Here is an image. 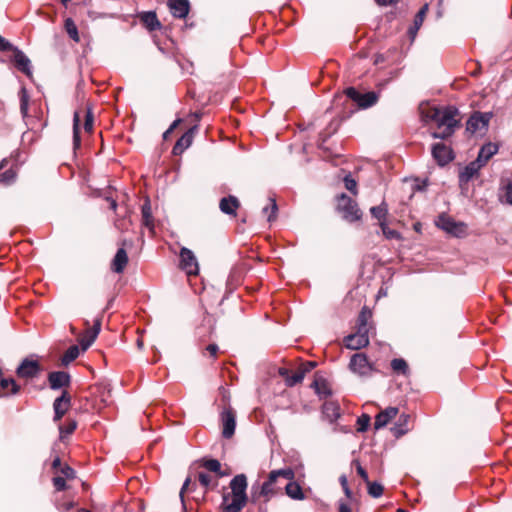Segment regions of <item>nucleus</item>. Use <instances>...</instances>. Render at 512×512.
<instances>
[{
  "label": "nucleus",
  "instance_id": "1",
  "mask_svg": "<svg viewBox=\"0 0 512 512\" xmlns=\"http://www.w3.org/2000/svg\"><path fill=\"white\" fill-rule=\"evenodd\" d=\"M457 115L458 110L451 106L444 109H432L427 115V118L435 121L437 124V130L432 133V137L435 139H446L450 137L459 124Z\"/></svg>",
  "mask_w": 512,
  "mask_h": 512
},
{
  "label": "nucleus",
  "instance_id": "2",
  "mask_svg": "<svg viewBox=\"0 0 512 512\" xmlns=\"http://www.w3.org/2000/svg\"><path fill=\"white\" fill-rule=\"evenodd\" d=\"M231 492L223 495L221 508L223 512H239L247 502V478L244 474L236 475L230 481Z\"/></svg>",
  "mask_w": 512,
  "mask_h": 512
},
{
  "label": "nucleus",
  "instance_id": "3",
  "mask_svg": "<svg viewBox=\"0 0 512 512\" xmlns=\"http://www.w3.org/2000/svg\"><path fill=\"white\" fill-rule=\"evenodd\" d=\"M294 477L295 474L291 468L271 471L267 481L261 486L260 496H263L265 501H268L271 497L281 492L283 485L280 483V479L293 480Z\"/></svg>",
  "mask_w": 512,
  "mask_h": 512
},
{
  "label": "nucleus",
  "instance_id": "4",
  "mask_svg": "<svg viewBox=\"0 0 512 512\" xmlns=\"http://www.w3.org/2000/svg\"><path fill=\"white\" fill-rule=\"evenodd\" d=\"M337 208L346 221L355 222L362 217L358 204L344 193L338 198Z\"/></svg>",
  "mask_w": 512,
  "mask_h": 512
},
{
  "label": "nucleus",
  "instance_id": "5",
  "mask_svg": "<svg viewBox=\"0 0 512 512\" xmlns=\"http://www.w3.org/2000/svg\"><path fill=\"white\" fill-rule=\"evenodd\" d=\"M349 369L360 377L370 376L375 371L373 364L369 362L364 353H355L352 355L349 362Z\"/></svg>",
  "mask_w": 512,
  "mask_h": 512
},
{
  "label": "nucleus",
  "instance_id": "6",
  "mask_svg": "<svg viewBox=\"0 0 512 512\" xmlns=\"http://www.w3.org/2000/svg\"><path fill=\"white\" fill-rule=\"evenodd\" d=\"M436 225L456 237H461L466 233V225L462 222H456L450 216L442 214L438 217Z\"/></svg>",
  "mask_w": 512,
  "mask_h": 512
},
{
  "label": "nucleus",
  "instance_id": "7",
  "mask_svg": "<svg viewBox=\"0 0 512 512\" xmlns=\"http://www.w3.org/2000/svg\"><path fill=\"white\" fill-rule=\"evenodd\" d=\"M180 268L187 275H197L199 272L198 261L194 253L186 247H182L180 250Z\"/></svg>",
  "mask_w": 512,
  "mask_h": 512
},
{
  "label": "nucleus",
  "instance_id": "8",
  "mask_svg": "<svg viewBox=\"0 0 512 512\" xmlns=\"http://www.w3.org/2000/svg\"><path fill=\"white\" fill-rule=\"evenodd\" d=\"M491 118H492L491 112H485V113L475 112L468 119L466 129H467V131H469L471 133L486 130Z\"/></svg>",
  "mask_w": 512,
  "mask_h": 512
},
{
  "label": "nucleus",
  "instance_id": "9",
  "mask_svg": "<svg viewBox=\"0 0 512 512\" xmlns=\"http://www.w3.org/2000/svg\"><path fill=\"white\" fill-rule=\"evenodd\" d=\"M345 346L351 350H358L369 344L368 332L364 328H357L354 334H350L344 339Z\"/></svg>",
  "mask_w": 512,
  "mask_h": 512
},
{
  "label": "nucleus",
  "instance_id": "10",
  "mask_svg": "<svg viewBox=\"0 0 512 512\" xmlns=\"http://www.w3.org/2000/svg\"><path fill=\"white\" fill-rule=\"evenodd\" d=\"M41 367L38 361L25 358L16 370L18 377L32 379L38 376Z\"/></svg>",
  "mask_w": 512,
  "mask_h": 512
},
{
  "label": "nucleus",
  "instance_id": "11",
  "mask_svg": "<svg viewBox=\"0 0 512 512\" xmlns=\"http://www.w3.org/2000/svg\"><path fill=\"white\" fill-rule=\"evenodd\" d=\"M432 155L440 166L448 164L454 158L451 148L443 143H436L433 145Z\"/></svg>",
  "mask_w": 512,
  "mask_h": 512
},
{
  "label": "nucleus",
  "instance_id": "12",
  "mask_svg": "<svg viewBox=\"0 0 512 512\" xmlns=\"http://www.w3.org/2000/svg\"><path fill=\"white\" fill-rule=\"evenodd\" d=\"M71 405V397L67 391H63L61 396L56 398L53 403L54 421H59L68 411Z\"/></svg>",
  "mask_w": 512,
  "mask_h": 512
},
{
  "label": "nucleus",
  "instance_id": "13",
  "mask_svg": "<svg viewBox=\"0 0 512 512\" xmlns=\"http://www.w3.org/2000/svg\"><path fill=\"white\" fill-rule=\"evenodd\" d=\"M222 435L224 438H231L234 435L236 427V417L232 409H226L221 414Z\"/></svg>",
  "mask_w": 512,
  "mask_h": 512
},
{
  "label": "nucleus",
  "instance_id": "14",
  "mask_svg": "<svg viewBox=\"0 0 512 512\" xmlns=\"http://www.w3.org/2000/svg\"><path fill=\"white\" fill-rule=\"evenodd\" d=\"M170 12L176 18H185L190 9L188 0H168L167 3Z\"/></svg>",
  "mask_w": 512,
  "mask_h": 512
},
{
  "label": "nucleus",
  "instance_id": "15",
  "mask_svg": "<svg viewBox=\"0 0 512 512\" xmlns=\"http://www.w3.org/2000/svg\"><path fill=\"white\" fill-rule=\"evenodd\" d=\"M398 414V408L388 407L385 410L378 413L375 417L374 428L379 430L385 427L393 418Z\"/></svg>",
  "mask_w": 512,
  "mask_h": 512
},
{
  "label": "nucleus",
  "instance_id": "16",
  "mask_svg": "<svg viewBox=\"0 0 512 512\" xmlns=\"http://www.w3.org/2000/svg\"><path fill=\"white\" fill-rule=\"evenodd\" d=\"M13 61L15 66L27 76L32 75L30 59L18 48H14Z\"/></svg>",
  "mask_w": 512,
  "mask_h": 512
},
{
  "label": "nucleus",
  "instance_id": "17",
  "mask_svg": "<svg viewBox=\"0 0 512 512\" xmlns=\"http://www.w3.org/2000/svg\"><path fill=\"white\" fill-rule=\"evenodd\" d=\"M48 381L51 389H60L69 385L70 376L64 371L51 372Z\"/></svg>",
  "mask_w": 512,
  "mask_h": 512
},
{
  "label": "nucleus",
  "instance_id": "18",
  "mask_svg": "<svg viewBox=\"0 0 512 512\" xmlns=\"http://www.w3.org/2000/svg\"><path fill=\"white\" fill-rule=\"evenodd\" d=\"M197 126L190 128L178 141L175 143L173 147V154L180 155L186 150L191 144L193 140V135Z\"/></svg>",
  "mask_w": 512,
  "mask_h": 512
},
{
  "label": "nucleus",
  "instance_id": "19",
  "mask_svg": "<svg viewBox=\"0 0 512 512\" xmlns=\"http://www.w3.org/2000/svg\"><path fill=\"white\" fill-rule=\"evenodd\" d=\"M240 206L239 200L232 195L223 197L219 202L221 212L227 215L236 216V211Z\"/></svg>",
  "mask_w": 512,
  "mask_h": 512
},
{
  "label": "nucleus",
  "instance_id": "20",
  "mask_svg": "<svg viewBox=\"0 0 512 512\" xmlns=\"http://www.w3.org/2000/svg\"><path fill=\"white\" fill-rule=\"evenodd\" d=\"M128 263V255L124 248H119L112 260L111 269L115 273H122Z\"/></svg>",
  "mask_w": 512,
  "mask_h": 512
},
{
  "label": "nucleus",
  "instance_id": "21",
  "mask_svg": "<svg viewBox=\"0 0 512 512\" xmlns=\"http://www.w3.org/2000/svg\"><path fill=\"white\" fill-rule=\"evenodd\" d=\"M409 422L410 415L405 413L401 414L397 422L391 428L393 435L398 438L406 434L409 431Z\"/></svg>",
  "mask_w": 512,
  "mask_h": 512
},
{
  "label": "nucleus",
  "instance_id": "22",
  "mask_svg": "<svg viewBox=\"0 0 512 512\" xmlns=\"http://www.w3.org/2000/svg\"><path fill=\"white\" fill-rule=\"evenodd\" d=\"M498 152V146L494 143H487L483 145L478 153L476 160L484 166L488 160Z\"/></svg>",
  "mask_w": 512,
  "mask_h": 512
},
{
  "label": "nucleus",
  "instance_id": "23",
  "mask_svg": "<svg viewBox=\"0 0 512 512\" xmlns=\"http://www.w3.org/2000/svg\"><path fill=\"white\" fill-rule=\"evenodd\" d=\"M483 166L474 160L464 167L460 172L459 179L461 182H468L471 180Z\"/></svg>",
  "mask_w": 512,
  "mask_h": 512
},
{
  "label": "nucleus",
  "instance_id": "24",
  "mask_svg": "<svg viewBox=\"0 0 512 512\" xmlns=\"http://www.w3.org/2000/svg\"><path fill=\"white\" fill-rule=\"evenodd\" d=\"M140 20L149 31H154L161 27V23L159 22L156 13L153 11L142 13Z\"/></svg>",
  "mask_w": 512,
  "mask_h": 512
},
{
  "label": "nucleus",
  "instance_id": "25",
  "mask_svg": "<svg viewBox=\"0 0 512 512\" xmlns=\"http://www.w3.org/2000/svg\"><path fill=\"white\" fill-rule=\"evenodd\" d=\"M288 483L284 486L286 494L294 500L305 499V494L301 486L293 480H287Z\"/></svg>",
  "mask_w": 512,
  "mask_h": 512
},
{
  "label": "nucleus",
  "instance_id": "26",
  "mask_svg": "<svg viewBox=\"0 0 512 512\" xmlns=\"http://www.w3.org/2000/svg\"><path fill=\"white\" fill-rule=\"evenodd\" d=\"M427 11H428V5L425 4L423 7H421V9L416 14L413 25L408 30V33L412 39L416 36L418 30L422 26Z\"/></svg>",
  "mask_w": 512,
  "mask_h": 512
},
{
  "label": "nucleus",
  "instance_id": "27",
  "mask_svg": "<svg viewBox=\"0 0 512 512\" xmlns=\"http://www.w3.org/2000/svg\"><path fill=\"white\" fill-rule=\"evenodd\" d=\"M198 481L200 485L205 488L204 493L207 491V489L214 488L218 484L217 477H213L205 472L198 473Z\"/></svg>",
  "mask_w": 512,
  "mask_h": 512
},
{
  "label": "nucleus",
  "instance_id": "28",
  "mask_svg": "<svg viewBox=\"0 0 512 512\" xmlns=\"http://www.w3.org/2000/svg\"><path fill=\"white\" fill-rule=\"evenodd\" d=\"M323 413L332 422L340 417V408L334 402H326L323 406Z\"/></svg>",
  "mask_w": 512,
  "mask_h": 512
},
{
  "label": "nucleus",
  "instance_id": "29",
  "mask_svg": "<svg viewBox=\"0 0 512 512\" xmlns=\"http://www.w3.org/2000/svg\"><path fill=\"white\" fill-rule=\"evenodd\" d=\"M142 222L145 227L151 231L154 229V222L152 217L151 206L149 202H146L142 206Z\"/></svg>",
  "mask_w": 512,
  "mask_h": 512
},
{
  "label": "nucleus",
  "instance_id": "30",
  "mask_svg": "<svg viewBox=\"0 0 512 512\" xmlns=\"http://www.w3.org/2000/svg\"><path fill=\"white\" fill-rule=\"evenodd\" d=\"M80 354V349L77 345L70 346L62 356L61 362L63 365H68L74 361Z\"/></svg>",
  "mask_w": 512,
  "mask_h": 512
},
{
  "label": "nucleus",
  "instance_id": "31",
  "mask_svg": "<svg viewBox=\"0 0 512 512\" xmlns=\"http://www.w3.org/2000/svg\"><path fill=\"white\" fill-rule=\"evenodd\" d=\"M268 201H269V203L265 207H263L262 213L264 215H267L268 222H272L276 218V213H277L278 207H277L275 199L269 198Z\"/></svg>",
  "mask_w": 512,
  "mask_h": 512
},
{
  "label": "nucleus",
  "instance_id": "32",
  "mask_svg": "<svg viewBox=\"0 0 512 512\" xmlns=\"http://www.w3.org/2000/svg\"><path fill=\"white\" fill-rule=\"evenodd\" d=\"M77 428V422L75 420L69 419L66 425L59 426L60 432V440L63 441L68 435H71Z\"/></svg>",
  "mask_w": 512,
  "mask_h": 512
},
{
  "label": "nucleus",
  "instance_id": "33",
  "mask_svg": "<svg viewBox=\"0 0 512 512\" xmlns=\"http://www.w3.org/2000/svg\"><path fill=\"white\" fill-rule=\"evenodd\" d=\"M377 102V95L374 92H367L361 95L358 106L368 108Z\"/></svg>",
  "mask_w": 512,
  "mask_h": 512
},
{
  "label": "nucleus",
  "instance_id": "34",
  "mask_svg": "<svg viewBox=\"0 0 512 512\" xmlns=\"http://www.w3.org/2000/svg\"><path fill=\"white\" fill-rule=\"evenodd\" d=\"M64 26H65V30H66L67 34L69 35V37L72 40H74L75 42H79L80 37H79L77 26L74 23V21L71 18H67L65 20Z\"/></svg>",
  "mask_w": 512,
  "mask_h": 512
},
{
  "label": "nucleus",
  "instance_id": "35",
  "mask_svg": "<svg viewBox=\"0 0 512 512\" xmlns=\"http://www.w3.org/2000/svg\"><path fill=\"white\" fill-rule=\"evenodd\" d=\"M305 374H306V370L299 368L298 370H296L291 375H288L285 378L286 384L291 387V386H294V385L302 382V380L305 377Z\"/></svg>",
  "mask_w": 512,
  "mask_h": 512
},
{
  "label": "nucleus",
  "instance_id": "36",
  "mask_svg": "<svg viewBox=\"0 0 512 512\" xmlns=\"http://www.w3.org/2000/svg\"><path fill=\"white\" fill-rule=\"evenodd\" d=\"M373 217L378 219L380 222H385L386 215L388 213L387 205L383 202L379 206H374L370 209Z\"/></svg>",
  "mask_w": 512,
  "mask_h": 512
},
{
  "label": "nucleus",
  "instance_id": "37",
  "mask_svg": "<svg viewBox=\"0 0 512 512\" xmlns=\"http://www.w3.org/2000/svg\"><path fill=\"white\" fill-rule=\"evenodd\" d=\"M96 338L95 333H89V330H86V332L79 338L82 351H86L93 344Z\"/></svg>",
  "mask_w": 512,
  "mask_h": 512
},
{
  "label": "nucleus",
  "instance_id": "38",
  "mask_svg": "<svg viewBox=\"0 0 512 512\" xmlns=\"http://www.w3.org/2000/svg\"><path fill=\"white\" fill-rule=\"evenodd\" d=\"M202 466L210 472L216 473L218 476H222L221 463L217 459H207L202 461Z\"/></svg>",
  "mask_w": 512,
  "mask_h": 512
},
{
  "label": "nucleus",
  "instance_id": "39",
  "mask_svg": "<svg viewBox=\"0 0 512 512\" xmlns=\"http://www.w3.org/2000/svg\"><path fill=\"white\" fill-rule=\"evenodd\" d=\"M391 368L397 373L406 374L408 371V365L402 358H395L391 361Z\"/></svg>",
  "mask_w": 512,
  "mask_h": 512
},
{
  "label": "nucleus",
  "instance_id": "40",
  "mask_svg": "<svg viewBox=\"0 0 512 512\" xmlns=\"http://www.w3.org/2000/svg\"><path fill=\"white\" fill-rule=\"evenodd\" d=\"M368 494L373 498H379L383 494V486L378 482H368Z\"/></svg>",
  "mask_w": 512,
  "mask_h": 512
},
{
  "label": "nucleus",
  "instance_id": "41",
  "mask_svg": "<svg viewBox=\"0 0 512 512\" xmlns=\"http://www.w3.org/2000/svg\"><path fill=\"white\" fill-rule=\"evenodd\" d=\"M79 122V113L75 112L73 117V142L75 147H78L80 145Z\"/></svg>",
  "mask_w": 512,
  "mask_h": 512
},
{
  "label": "nucleus",
  "instance_id": "42",
  "mask_svg": "<svg viewBox=\"0 0 512 512\" xmlns=\"http://www.w3.org/2000/svg\"><path fill=\"white\" fill-rule=\"evenodd\" d=\"M380 227H381L382 233L385 236V238H387V239H400L401 238L400 233L394 229H390L388 227V225L386 224V222H380Z\"/></svg>",
  "mask_w": 512,
  "mask_h": 512
},
{
  "label": "nucleus",
  "instance_id": "43",
  "mask_svg": "<svg viewBox=\"0 0 512 512\" xmlns=\"http://www.w3.org/2000/svg\"><path fill=\"white\" fill-rule=\"evenodd\" d=\"M16 173L12 169H8L0 174V183L9 185L15 181Z\"/></svg>",
  "mask_w": 512,
  "mask_h": 512
},
{
  "label": "nucleus",
  "instance_id": "44",
  "mask_svg": "<svg viewBox=\"0 0 512 512\" xmlns=\"http://www.w3.org/2000/svg\"><path fill=\"white\" fill-rule=\"evenodd\" d=\"M370 420H371V418L367 414H362L360 417H358V419H357V431L358 432H365L368 429V427H369Z\"/></svg>",
  "mask_w": 512,
  "mask_h": 512
},
{
  "label": "nucleus",
  "instance_id": "45",
  "mask_svg": "<svg viewBox=\"0 0 512 512\" xmlns=\"http://www.w3.org/2000/svg\"><path fill=\"white\" fill-rule=\"evenodd\" d=\"M0 386L2 389H7L8 387H11V394L18 393L20 387L19 385L14 381V379H1Z\"/></svg>",
  "mask_w": 512,
  "mask_h": 512
},
{
  "label": "nucleus",
  "instance_id": "46",
  "mask_svg": "<svg viewBox=\"0 0 512 512\" xmlns=\"http://www.w3.org/2000/svg\"><path fill=\"white\" fill-rule=\"evenodd\" d=\"M28 104H29V97L26 93L25 89L21 90V97H20V110L23 116L27 115L28 112Z\"/></svg>",
  "mask_w": 512,
  "mask_h": 512
},
{
  "label": "nucleus",
  "instance_id": "47",
  "mask_svg": "<svg viewBox=\"0 0 512 512\" xmlns=\"http://www.w3.org/2000/svg\"><path fill=\"white\" fill-rule=\"evenodd\" d=\"M369 313L363 309L358 317V324H357V328H364V331L368 332V325H367V322H368V318H369Z\"/></svg>",
  "mask_w": 512,
  "mask_h": 512
},
{
  "label": "nucleus",
  "instance_id": "48",
  "mask_svg": "<svg viewBox=\"0 0 512 512\" xmlns=\"http://www.w3.org/2000/svg\"><path fill=\"white\" fill-rule=\"evenodd\" d=\"M84 129L86 132H91L93 129V114L90 108L85 111Z\"/></svg>",
  "mask_w": 512,
  "mask_h": 512
},
{
  "label": "nucleus",
  "instance_id": "49",
  "mask_svg": "<svg viewBox=\"0 0 512 512\" xmlns=\"http://www.w3.org/2000/svg\"><path fill=\"white\" fill-rule=\"evenodd\" d=\"M346 96L358 104L362 93L356 90L354 87H349L345 90Z\"/></svg>",
  "mask_w": 512,
  "mask_h": 512
},
{
  "label": "nucleus",
  "instance_id": "50",
  "mask_svg": "<svg viewBox=\"0 0 512 512\" xmlns=\"http://www.w3.org/2000/svg\"><path fill=\"white\" fill-rule=\"evenodd\" d=\"M344 184L347 190H349L355 195L357 194V183L353 178H351L350 176H346L344 178Z\"/></svg>",
  "mask_w": 512,
  "mask_h": 512
},
{
  "label": "nucleus",
  "instance_id": "51",
  "mask_svg": "<svg viewBox=\"0 0 512 512\" xmlns=\"http://www.w3.org/2000/svg\"><path fill=\"white\" fill-rule=\"evenodd\" d=\"M314 387L316 389L317 394L319 395H329L330 391L327 389L324 381L315 380L314 381Z\"/></svg>",
  "mask_w": 512,
  "mask_h": 512
},
{
  "label": "nucleus",
  "instance_id": "52",
  "mask_svg": "<svg viewBox=\"0 0 512 512\" xmlns=\"http://www.w3.org/2000/svg\"><path fill=\"white\" fill-rule=\"evenodd\" d=\"M53 485L57 491H63L66 489V481L63 477H54Z\"/></svg>",
  "mask_w": 512,
  "mask_h": 512
},
{
  "label": "nucleus",
  "instance_id": "53",
  "mask_svg": "<svg viewBox=\"0 0 512 512\" xmlns=\"http://www.w3.org/2000/svg\"><path fill=\"white\" fill-rule=\"evenodd\" d=\"M354 463L356 465L358 475L366 482V484L370 482L366 470L360 465L358 461H355Z\"/></svg>",
  "mask_w": 512,
  "mask_h": 512
},
{
  "label": "nucleus",
  "instance_id": "54",
  "mask_svg": "<svg viewBox=\"0 0 512 512\" xmlns=\"http://www.w3.org/2000/svg\"><path fill=\"white\" fill-rule=\"evenodd\" d=\"M61 473L64 475L65 478L67 479H73L75 478V471L73 468H71L70 466L68 465H65L62 469H61Z\"/></svg>",
  "mask_w": 512,
  "mask_h": 512
},
{
  "label": "nucleus",
  "instance_id": "55",
  "mask_svg": "<svg viewBox=\"0 0 512 512\" xmlns=\"http://www.w3.org/2000/svg\"><path fill=\"white\" fill-rule=\"evenodd\" d=\"M14 48L15 47H13V45L9 41H7L5 38L0 36V51H9V50L14 51Z\"/></svg>",
  "mask_w": 512,
  "mask_h": 512
},
{
  "label": "nucleus",
  "instance_id": "56",
  "mask_svg": "<svg viewBox=\"0 0 512 512\" xmlns=\"http://www.w3.org/2000/svg\"><path fill=\"white\" fill-rule=\"evenodd\" d=\"M505 199L508 204L512 205V180L505 187Z\"/></svg>",
  "mask_w": 512,
  "mask_h": 512
},
{
  "label": "nucleus",
  "instance_id": "57",
  "mask_svg": "<svg viewBox=\"0 0 512 512\" xmlns=\"http://www.w3.org/2000/svg\"><path fill=\"white\" fill-rule=\"evenodd\" d=\"M218 350H219V348H218V346L216 344H209L206 347V351L209 353V355L212 358H215L217 356Z\"/></svg>",
  "mask_w": 512,
  "mask_h": 512
},
{
  "label": "nucleus",
  "instance_id": "58",
  "mask_svg": "<svg viewBox=\"0 0 512 512\" xmlns=\"http://www.w3.org/2000/svg\"><path fill=\"white\" fill-rule=\"evenodd\" d=\"M101 328V321L98 319L95 321L92 328L88 329L89 333H95V336L97 337Z\"/></svg>",
  "mask_w": 512,
  "mask_h": 512
},
{
  "label": "nucleus",
  "instance_id": "59",
  "mask_svg": "<svg viewBox=\"0 0 512 512\" xmlns=\"http://www.w3.org/2000/svg\"><path fill=\"white\" fill-rule=\"evenodd\" d=\"M190 484H191V479L188 477L184 481L183 486H182V488L180 490V497H181L182 500H183V494H184L185 491H187L189 489Z\"/></svg>",
  "mask_w": 512,
  "mask_h": 512
},
{
  "label": "nucleus",
  "instance_id": "60",
  "mask_svg": "<svg viewBox=\"0 0 512 512\" xmlns=\"http://www.w3.org/2000/svg\"><path fill=\"white\" fill-rule=\"evenodd\" d=\"M181 122V119H176L172 124L171 126L169 127V129L164 133V138L167 137V135L169 133H171L178 125L179 123Z\"/></svg>",
  "mask_w": 512,
  "mask_h": 512
},
{
  "label": "nucleus",
  "instance_id": "61",
  "mask_svg": "<svg viewBox=\"0 0 512 512\" xmlns=\"http://www.w3.org/2000/svg\"><path fill=\"white\" fill-rule=\"evenodd\" d=\"M398 0H376V3L380 6H388L396 3Z\"/></svg>",
  "mask_w": 512,
  "mask_h": 512
},
{
  "label": "nucleus",
  "instance_id": "62",
  "mask_svg": "<svg viewBox=\"0 0 512 512\" xmlns=\"http://www.w3.org/2000/svg\"><path fill=\"white\" fill-rule=\"evenodd\" d=\"M339 512H351V508L347 503L340 502L339 503Z\"/></svg>",
  "mask_w": 512,
  "mask_h": 512
},
{
  "label": "nucleus",
  "instance_id": "63",
  "mask_svg": "<svg viewBox=\"0 0 512 512\" xmlns=\"http://www.w3.org/2000/svg\"><path fill=\"white\" fill-rule=\"evenodd\" d=\"M315 367L314 362H308L306 364H303L300 369L306 370V373L311 371Z\"/></svg>",
  "mask_w": 512,
  "mask_h": 512
},
{
  "label": "nucleus",
  "instance_id": "64",
  "mask_svg": "<svg viewBox=\"0 0 512 512\" xmlns=\"http://www.w3.org/2000/svg\"><path fill=\"white\" fill-rule=\"evenodd\" d=\"M339 481H340V484L342 486V488H346L348 487V481H347V477L345 475H341L340 478H339Z\"/></svg>",
  "mask_w": 512,
  "mask_h": 512
}]
</instances>
